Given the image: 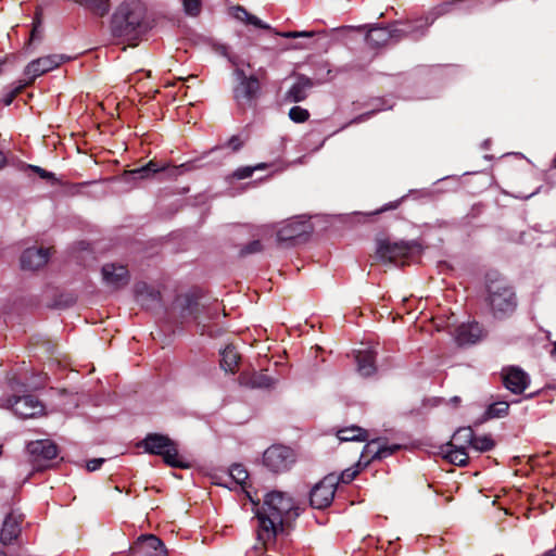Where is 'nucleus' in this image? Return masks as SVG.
Here are the masks:
<instances>
[{
    "label": "nucleus",
    "instance_id": "nucleus-41",
    "mask_svg": "<svg viewBox=\"0 0 556 556\" xmlns=\"http://www.w3.org/2000/svg\"><path fill=\"white\" fill-rule=\"evenodd\" d=\"M358 471L352 468H348L341 472L340 477H338L339 482L350 483L356 476Z\"/></svg>",
    "mask_w": 556,
    "mask_h": 556
},
{
    "label": "nucleus",
    "instance_id": "nucleus-44",
    "mask_svg": "<svg viewBox=\"0 0 556 556\" xmlns=\"http://www.w3.org/2000/svg\"><path fill=\"white\" fill-rule=\"evenodd\" d=\"M228 146H229L233 151H238V150L243 146V142L241 141V139H240L239 137L233 136V137L228 141Z\"/></svg>",
    "mask_w": 556,
    "mask_h": 556
},
{
    "label": "nucleus",
    "instance_id": "nucleus-29",
    "mask_svg": "<svg viewBox=\"0 0 556 556\" xmlns=\"http://www.w3.org/2000/svg\"><path fill=\"white\" fill-rule=\"evenodd\" d=\"M240 356L236 349L231 345L226 346L222 352L220 365L226 371L233 372Z\"/></svg>",
    "mask_w": 556,
    "mask_h": 556
},
{
    "label": "nucleus",
    "instance_id": "nucleus-13",
    "mask_svg": "<svg viewBox=\"0 0 556 556\" xmlns=\"http://www.w3.org/2000/svg\"><path fill=\"white\" fill-rule=\"evenodd\" d=\"M455 441H462L472 446L476 451L488 452L494 447V441L490 435L475 437L471 428H460L454 433Z\"/></svg>",
    "mask_w": 556,
    "mask_h": 556
},
{
    "label": "nucleus",
    "instance_id": "nucleus-17",
    "mask_svg": "<svg viewBox=\"0 0 556 556\" xmlns=\"http://www.w3.org/2000/svg\"><path fill=\"white\" fill-rule=\"evenodd\" d=\"M402 33L399 29H390L386 27L371 28L366 35L367 43L372 48L387 45L391 39L399 40Z\"/></svg>",
    "mask_w": 556,
    "mask_h": 556
},
{
    "label": "nucleus",
    "instance_id": "nucleus-37",
    "mask_svg": "<svg viewBox=\"0 0 556 556\" xmlns=\"http://www.w3.org/2000/svg\"><path fill=\"white\" fill-rule=\"evenodd\" d=\"M263 250V245L261 243L260 240H254L252 242H250L249 244L244 245L239 254L241 256H247V255H251V254H255V253H258Z\"/></svg>",
    "mask_w": 556,
    "mask_h": 556
},
{
    "label": "nucleus",
    "instance_id": "nucleus-32",
    "mask_svg": "<svg viewBox=\"0 0 556 556\" xmlns=\"http://www.w3.org/2000/svg\"><path fill=\"white\" fill-rule=\"evenodd\" d=\"M176 304L177 306L181 307L184 316L193 315L198 307L197 300L192 295L188 294L179 296L176 300Z\"/></svg>",
    "mask_w": 556,
    "mask_h": 556
},
{
    "label": "nucleus",
    "instance_id": "nucleus-9",
    "mask_svg": "<svg viewBox=\"0 0 556 556\" xmlns=\"http://www.w3.org/2000/svg\"><path fill=\"white\" fill-rule=\"evenodd\" d=\"M260 93V83L255 76H250L243 83H239L233 89V98L242 110L253 106Z\"/></svg>",
    "mask_w": 556,
    "mask_h": 556
},
{
    "label": "nucleus",
    "instance_id": "nucleus-26",
    "mask_svg": "<svg viewBox=\"0 0 556 556\" xmlns=\"http://www.w3.org/2000/svg\"><path fill=\"white\" fill-rule=\"evenodd\" d=\"M357 370L362 376H370L375 372V353L374 351L361 350L356 354Z\"/></svg>",
    "mask_w": 556,
    "mask_h": 556
},
{
    "label": "nucleus",
    "instance_id": "nucleus-21",
    "mask_svg": "<svg viewBox=\"0 0 556 556\" xmlns=\"http://www.w3.org/2000/svg\"><path fill=\"white\" fill-rule=\"evenodd\" d=\"M401 448L399 444H380L378 440L369 441L363 452V456H369L370 459L386 458Z\"/></svg>",
    "mask_w": 556,
    "mask_h": 556
},
{
    "label": "nucleus",
    "instance_id": "nucleus-12",
    "mask_svg": "<svg viewBox=\"0 0 556 556\" xmlns=\"http://www.w3.org/2000/svg\"><path fill=\"white\" fill-rule=\"evenodd\" d=\"M9 407L22 418H31L43 412V405L33 395L16 397L13 402L9 401Z\"/></svg>",
    "mask_w": 556,
    "mask_h": 556
},
{
    "label": "nucleus",
    "instance_id": "nucleus-24",
    "mask_svg": "<svg viewBox=\"0 0 556 556\" xmlns=\"http://www.w3.org/2000/svg\"><path fill=\"white\" fill-rule=\"evenodd\" d=\"M231 15L239 22L244 23L245 25H252L256 28L271 29L269 24L264 23L257 16L249 13L243 7L236 5L231 8Z\"/></svg>",
    "mask_w": 556,
    "mask_h": 556
},
{
    "label": "nucleus",
    "instance_id": "nucleus-15",
    "mask_svg": "<svg viewBox=\"0 0 556 556\" xmlns=\"http://www.w3.org/2000/svg\"><path fill=\"white\" fill-rule=\"evenodd\" d=\"M102 279L108 287L119 289L128 282V270L123 265L105 264L102 267Z\"/></svg>",
    "mask_w": 556,
    "mask_h": 556
},
{
    "label": "nucleus",
    "instance_id": "nucleus-50",
    "mask_svg": "<svg viewBox=\"0 0 556 556\" xmlns=\"http://www.w3.org/2000/svg\"><path fill=\"white\" fill-rule=\"evenodd\" d=\"M4 163V156L2 154V152L0 151V167L3 165Z\"/></svg>",
    "mask_w": 556,
    "mask_h": 556
},
{
    "label": "nucleus",
    "instance_id": "nucleus-47",
    "mask_svg": "<svg viewBox=\"0 0 556 556\" xmlns=\"http://www.w3.org/2000/svg\"><path fill=\"white\" fill-rule=\"evenodd\" d=\"M18 91H20V88H16L14 91H12L8 96H5L3 98L4 105H10L12 103L14 97L17 94Z\"/></svg>",
    "mask_w": 556,
    "mask_h": 556
},
{
    "label": "nucleus",
    "instance_id": "nucleus-20",
    "mask_svg": "<svg viewBox=\"0 0 556 556\" xmlns=\"http://www.w3.org/2000/svg\"><path fill=\"white\" fill-rule=\"evenodd\" d=\"M21 515L11 513L5 517L0 532V540L4 545L11 544L18 536L21 532Z\"/></svg>",
    "mask_w": 556,
    "mask_h": 556
},
{
    "label": "nucleus",
    "instance_id": "nucleus-36",
    "mask_svg": "<svg viewBox=\"0 0 556 556\" xmlns=\"http://www.w3.org/2000/svg\"><path fill=\"white\" fill-rule=\"evenodd\" d=\"M184 11L190 16H198L201 12V0H182Z\"/></svg>",
    "mask_w": 556,
    "mask_h": 556
},
{
    "label": "nucleus",
    "instance_id": "nucleus-16",
    "mask_svg": "<svg viewBox=\"0 0 556 556\" xmlns=\"http://www.w3.org/2000/svg\"><path fill=\"white\" fill-rule=\"evenodd\" d=\"M49 256V249L28 248L21 256V266L23 269L37 270L48 263Z\"/></svg>",
    "mask_w": 556,
    "mask_h": 556
},
{
    "label": "nucleus",
    "instance_id": "nucleus-34",
    "mask_svg": "<svg viewBox=\"0 0 556 556\" xmlns=\"http://www.w3.org/2000/svg\"><path fill=\"white\" fill-rule=\"evenodd\" d=\"M162 168L159 167L154 162H149L147 165L134 169L130 172L131 175L138 176L140 178L148 177L150 174H155L160 172Z\"/></svg>",
    "mask_w": 556,
    "mask_h": 556
},
{
    "label": "nucleus",
    "instance_id": "nucleus-28",
    "mask_svg": "<svg viewBox=\"0 0 556 556\" xmlns=\"http://www.w3.org/2000/svg\"><path fill=\"white\" fill-rule=\"evenodd\" d=\"M83 5L91 13L103 16L110 11V0H73Z\"/></svg>",
    "mask_w": 556,
    "mask_h": 556
},
{
    "label": "nucleus",
    "instance_id": "nucleus-30",
    "mask_svg": "<svg viewBox=\"0 0 556 556\" xmlns=\"http://www.w3.org/2000/svg\"><path fill=\"white\" fill-rule=\"evenodd\" d=\"M267 167H268L267 163H258L254 166L239 167L231 175H229L227 177V179L229 181H231L232 179L242 180V179L251 177L255 170H263V169H266Z\"/></svg>",
    "mask_w": 556,
    "mask_h": 556
},
{
    "label": "nucleus",
    "instance_id": "nucleus-14",
    "mask_svg": "<svg viewBox=\"0 0 556 556\" xmlns=\"http://www.w3.org/2000/svg\"><path fill=\"white\" fill-rule=\"evenodd\" d=\"M132 551L141 556H167L163 542L152 534L140 536Z\"/></svg>",
    "mask_w": 556,
    "mask_h": 556
},
{
    "label": "nucleus",
    "instance_id": "nucleus-7",
    "mask_svg": "<svg viewBox=\"0 0 556 556\" xmlns=\"http://www.w3.org/2000/svg\"><path fill=\"white\" fill-rule=\"evenodd\" d=\"M67 60L68 58L63 54H50L29 62L24 70V75L27 78L26 84H29L37 77L56 68Z\"/></svg>",
    "mask_w": 556,
    "mask_h": 556
},
{
    "label": "nucleus",
    "instance_id": "nucleus-35",
    "mask_svg": "<svg viewBox=\"0 0 556 556\" xmlns=\"http://www.w3.org/2000/svg\"><path fill=\"white\" fill-rule=\"evenodd\" d=\"M289 117L294 123H304L308 119L309 113L306 109H303L301 106H293L289 111Z\"/></svg>",
    "mask_w": 556,
    "mask_h": 556
},
{
    "label": "nucleus",
    "instance_id": "nucleus-53",
    "mask_svg": "<svg viewBox=\"0 0 556 556\" xmlns=\"http://www.w3.org/2000/svg\"><path fill=\"white\" fill-rule=\"evenodd\" d=\"M554 166L556 167V157L554 159Z\"/></svg>",
    "mask_w": 556,
    "mask_h": 556
},
{
    "label": "nucleus",
    "instance_id": "nucleus-11",
    "mask_svg": "<svg viewBox=\"0 0 556 556\" xmlns=\"http://www.w3.org/2000/svg\"><path fill=\"white\" fill-rule=\"evenodd\" d=\"M502 377L505 388L515 394L522 393L530 383L528 374L516 366L503 368Z\"/></svg>",
    "mask_w": 556,
    "mask_h": 556
},
{
    "label": "nucleus",
    "instance_id": "nucleus-46",
    "mask_svg": "<svg viewBox=\"0 0 556 556\" xmlns=\"http://www.w3.org/2000/svg\"><path fill=\"white\" fill-rule=\"evenodd\" d=\"M31 169L35 170L36 173H38L40 175V177H42V178H51V177H53L52 173H49V172H47L43 168H40L38 166H31Z\"/></svg>",
    "mask_w": 556,
    "mask_h": 556
},
{
    "label": "nucleus",
    "instance_id": "nucleus-31",
    "mask_svg": "<svg viewBox=\"0 0 556 556\" xmlns=\"http://www.w3.org/2000/svg\"><path fill=\"white\" fill-rule=\"evenodd\" d=\"M509 404L505 401L495 402L485 410V418L492 419V418H501L508 414Z\"/></svg>",
    "mask_w": 556,
    "mask_h": 556
},
{
    "label": "nucleus",
    "instance_id": "nucleus-27",
    "mask_svg": "<svg viewBox=\"0 0 556 556\" xmlns=\"http://www.w3.org/2000/svg\"><path fill=\"white\" fill-rule=\"evenodd\" d=\"M337 437L341 442L349 441H366L368 435L367 431L357 426H351L343 429L338 430Z\"/></svg>",
    "mask_w": 556,
    "mask_h": 556
},
{
    "label": "nucleus",
    "instance_id": "nucleus-10",
    "mask_svg": "<svg viewBox=\"0 0 556 556\" xmlns=\"http://www.w3.org/2000/svg\"><path fill=\"white\" fill-rule=\"evenodd\" d=\"M413 245L408 242L381 240L377 247V257L383 262H397L410 254Z\"/></svg>",
    "mask_w": 556,
    "mask_h": 556
},
{
    "label": "nucleus",
    "instance_id": "nucleus-43",
    "mask_svg": "<svg viewBox=\"0 0 556 556\" xmlns=\"http://www.w3.org/2000/svg\"><path fill=\"white\" fill-rule=\"evenodd\" d=\"M104 463V458H93L87 463V469L89 471H94L101 467Z\"/></svg>",
    "mask_w": 556,
    "mask_h": 556
},
{
    "label": "nucleus",
    "instance_id": "nucleus-23",
    "mask_svg": "<svg viewBox=\"0 0 556 556\" xmlns=\"http://www.w3.org/2000/svg\"><path fill=\"white\" fill-rule=\"evenodd\" d=\"M312 80L307 77L300 76L291 86L286 94L289 102H301L307 97V91L312 88Z\"/></svg>",
    "mask_w": 556,
    "mask_h": 556
},
{
    "label": "nucleus",
    "instance_id": "nucleus-51",
    "mask_svg": "<svg viewBox=\"0 0 556 556\" xmlns=\"http://www.w3.org/2000/svg\"><path fill=\"white\" fill-rule=\"evenodd\" d=\"M552 354L554 355V357H556V354H555V348L553 349Z\"/></svg>",
    "mask_w": 556,
    "mask_h": 556
},
{
    "label": "nucleus",
    "instance_id": "nucleus-5",
    "mask_svg": "<svg viewBox=\"0 0 556 556\" xmlns=\"http://www.w3.org/2000/svg\"><path fill=\"white\" fill-rule=\"evenodd\" d=\"M338 483L339 479L337 475L330 473L326 476L312 489L309 497L311 505L317 509L328 507L334 497Z\"/></svg>",
    "mask_w": 556,
    "mask_h": 556
},
{
    "label": "nucleus",
    "instance_id": "nucleus-52",
    "mask_svg": "<svg viewBox=\"0 0 556 556\" xmlns=\"http://www.w3.org/2000/svg\"><path fill=\"white\" fill-rule=\"evenodd\" d=\"M0 556H7V554L3 552H0Z\"/></svg>",
    "mask_w": 556,
    "mask_h": 556
},
{
    "label": "nucleus",
    "instance_id": "nucleus-3",
    "mask_svg": "<svg viewBox=\"0 0 556 556\" xmlns=\"http://www.w3.org/2000/svg\"><path fill=\"white\" fill-rule=\"evenodd\" d=\"M486 290V302L495 317H507L516 311L518 305L517 294L505 279L490 280Z\"/></svg>",
    "mask_w": 556,
    "mask_h": 556
},
{
    "label": "nucleus",
    "instance_id": "nucleus-25",
    "mask_svg": "<svg viewBox=\"0 0 556 556\" xmlns=\"http://www.w3.org/2000/svg\"><path fill=\"white\" fill-rule=\"evenodd\" d=\"M137 301L147 308H152L160 303V292L146 283L136 287Z\"/></svg>",
    "mask_w": 556,
    "mask_h": 556
},
{
    "label": "nucleus",
    "instance_id": "nucleus-1",
    "mask_svg": "<svg viewBox=\"0 0 556 556\" xmlns=\"http://www.w3.org/2000/svg\"><path fill=\"white\" fill-rule=\"evenodd\" d=\"M294 509V502L287 494L278 491L268 493L262 508L256 511L257 540L264 545L271 542L285 520L298 515Z\"/></svg>",
    "mask_w": 556,
    "mask_h": 556
},
{
    "label": "nucleus",
    "instance_id": "nucleus-49",
    "mask_svg": "<svg viewBox=\"0 0 556 556\" xmlns=\"http://www.w3.org/2000/svg\"><path fill=\"white\" fill-rule=\"evenodd\" d=\"M314 33L311 31H298V37H312Z\"/></svg>",
    "mask_w": 556,
    "mask_h": 556
},
{
    "label": "nucleus",
    "instance_id": "nucleus-18",
    "mask_svg": "<svg viewBox=\"0 0 556 556\" xmlns=\"http://www.w3.org/2000/svg\"><path fill=\"white\" fill-rule=\"evenodd\" d=\"M308 232V225L298 219H288L277 230L278 241H289L296 239Z\"/></svg>",
    "mask_w": 556,
    "mask_h": 556
},
{
    "label": "nucleus",
    "instance_id": "nucleus-33",
    "mask_svg": "<svg viewBox=\"0 0 556 556\" xmlns=\"http://www.w3.org/2000/svg\"><path fill=\"white\" fill-rule=\"evenodd\" d=\"M229 476L236 483L240 485H243L249 478L248 470L242 465L239 464L231 466L229 470Z\"/></svg>",
    "mask_w": 556,
    "mask_h": 556
},
{
    "label": "nucleus",
    "instance_id": "nucleus-19",
    "mask_svg": "<svg viewBox=\"0 0 556 556\" xmlns=\"http://www.w3.org/2000/svg\"><path fill=\"white\" fill-rule=\"evenodd\" d=\"M483 337V330L478 323L463 324L455 331L458 344H472Z\"/></svg>",
    "mask_w": 556,
    "mask_h": 556
},
{
    "label": "nucleus",
    "instance_id": "nucleus-42",
    "mask_svg": "<svg viewBox=\"0 0 556 556\" xmlns=\"http://www.w3.org/2000/svg\"><path fill=\"white\" fill-rule=\"evenodd\" d=\"M244 62L240 60V64L236 66V75L239 79V83H243L244 80L249 79V77L244 74L243 70L240 68V65H243ZM248 67H251V64L249 62L245 63Z\"/></svg>",
    "mask_w": 556,
    "mask_h": 556
},
{
    "label": "nucleus",
    "instance_id": "nucleus-48",
    "mask_svg": "<svg viewBox=\"0 0 556 556\" xmlns=\"http://www.w3.org/2000/svg\"><path fill=\"white\" fill-rule=\"evenodd\" d=\"M278 35L285 38H299L298 31L279 33Z\"/></svg>",
    "mask_w": 556,
    "mask_h": 556
},
{
    "label": "nucleus",
    "instance_id": "nucleus-40",
    "mask_svg": "<svg viewBox=\"0 0 556 556\" xmlns=\"http://www.w3.org/2000/svg\"><path fill=\"white\" fill-rule=\"evenodd\" d=\"M222 55H224L225 58L228 59V61L233 65V66H238L240 64V59L236 55H232L230 52H229V49L228 47L226 46H220L217 50Z\"/></svg>",
    "mask_w": 556,
    "mask_h": 556
},
{
    "label": "nucleus",
    "instance_id": "nucleus-45",
    "mask_svg": "<svg viewBox=\"0 0 556 556\" xmlns=\"http://www.w3.org/2000/svg\"><path fill=\"white\" fill-rule=\"evenodd\" d=\"M271 230H273L271 226H268V225L258 226V227H255V235L256 236H265L266 233L271 232Z\"/></svg>",
    "mask_w": 556,
    "mask_h": 556
},
{
    "label": "nucleus",
    "instance_id": "nucleus-2",
    "mask_svg": "<svg viewBox=\"0 0 556 556\" xmlns=\"http://www.w3.org/2000/svg\"><path fill=\"white\" fill-rule=\"evenodd\" d=\"M144 5L140 0L123 1L112 17V31L118 37L136 34L144 17Z\"/></svg>",
    "mask_w": 556,
    "mask_h": 556
},
{
    "label": "nucleus",
    "instance_id": "nucleus-8",
    "mask_svg": "<svg viewBox=\"0 0 556 556\" xmlns=\"http://www.w3.org/2000/svg\"><path fill=\"white\" fill-rule=\"evenodd\" d=\"M27 452L33 466L41 469L47 462L56 457L58 447L50 440H37L28 443Z\"/></svg>",
    "mask_w": 556,
    "mask_h": 556
},
{
    "label": "nucleus",
    "instance_id": "nucleus-6",
    "mask_svg": "<svg viewBox=\"0 0 556 556\" xmlns=\"http://www.w3.org/2000/svg\"><path fill=\"white\" fill-rule=\"evenodd\" d=\"M294 460L295 456L293 451L282 445H273L268 447L263 455L264 465L275 472L289 469Z\"/></svg>",
    "mask_w": 556,
    "mask_h": 556
},
{
    "label": "nucleus",
    "instance_id": "nucleus-22",
    "mask_svg": "<svg viewBox=\"0 0 556 556\" xmlns=\"http://www.w3.org/2000/svg\"><path fill=\"white\" fill-rule=\"evenodd\" d=\"M466 443L455 441L454 437L446 445L444 457L452 464L457 466H465L468 462V454L466 452Z\"/></svg>",
    "mask_w": 556,
    "mask_h": 556
},
{
    "label": "nucleus",
    "instance_id": "nucleus-38",
    "mask_svg": "<svg viewBox=\"0 0 556 556\" xmlns=\"http://www.w3.org/2000/svg\"><path fill=\"white\" fill-rule=\"evenodd\" d=\"M252 386L256 388H269L273 386V381L267 375L260 374L253 378Z\"/></svg>",
    "mask_w": 556,
    "mask_h": 556
},
{
    "label": "nucleus",
    "instance_id": "nucleus-4",
    "mask_svg": "<svg viewBox=\"0 0 556 556\" xmlns=\"http://www.w3.org/2000/svg\"><path fill=\"white\" fill-rule=\"evenodd\" d=\"M139 446L143 447L147 453L162 456L163 460L172 467H188V464L179 455L176 443L166 435L150 433L140 442Z\"/></svg>",
    "mask_w": 556,
    "mask_h": 556
},
{
    "label": "nucleus",
    "instance_id": "nucleus-54",
    "mask_svg": "<svg viewBox=\"0 0 556 556\" xmlns=\"http://www.w3.org/2000/svg\"><path fill=\"white\" fill-rule=\"evenodd\" d=\"M555 354H556V342H555Z\"/></svg>",
    "mask_w": 556,
    "mask_h": 556
},
{
    "label": "nucleus",
    "instance_id": "nucleus-39",
    "mask_svg": "<svg viewBox=\"0 0 556 556\" xmlns=\"http://www.w3.org/2000/svg\"><path fill=\"white\" fill-rule=\"evenodd\" d=\"M40 26H41V21H40L39 13H37L36 18L33 22V29H31L30 38L27 42V46H29L31 43V41H34L35 39L39 38Z\"/></svg>",
    "mask_w": 556,
    "mask_h": 556
}]
</instances>
